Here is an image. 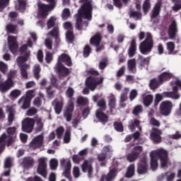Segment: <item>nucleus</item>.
Listing matches in <instances>:
<instances>
[{
  "mask_svg": "<svg viewBox=\"0 0 181 181\" xmlns=\"http://www.w3.org/2000/svg\"><path fill=\"white\" fill-rule=\"evenodd\" d=\"M79 3L82 4L78 13L75 14V26L77 30H86V28L88 26V21H83V18L89 21L93 19V0H79Z\"/></svg>",
  "mask_w": 181,
  "mask_h": 181,
  "instance_id": "nucleus-1",
  "label": "nucleus"
},
{
  "mask_svg": "<svg viewBox=\"0 0 181 181\" xmlns=\"http://www.w3.org/2000/svg\"><path fill=\"white\" fill-rule=\"evenodd\" d=\"M151 168L155 170L158 168V159L160 162V166L163 168H168L169 165V153L165 149H159L153 151L150 153Z\"/></svg>",
  "mask_w": 181,
  "mask_h": 181,
  "instance_id": "nucleus-2",
  "label": "nucleus"
},
{
  "mask_svg": "<svg viewBox=\"0 0 181 181\" xmlns=\"http://www.w3.org/2000/svg\"><path fill=\"white\" fill-rule=\"evenodd\" d=\"M6 132L8 135L4 133L0 136V155L5 151V146H9L12 145V144L15 142V138H16V135H15L16 133V127H8Z\"/></svg>",
  "mask_w": 181,
  "mask_h": 181,
  "instance_id": "nucleus-3",
  "label": "nucleus"
},
{
  "mask_svg": "<svg viewBox=\"0 0 181 181\" xmlns=\"http://www.w3.org/2000/svg\"><path fill=\"white\" fill-rule=\"evenodd\" d=\"M163 98H173V100H179L180 95L179 94V88L175 85L173 87V91L163 92V94L156 93L154 98L153 107L157 108L159 105V103L163 100Z\"/></svg>",
  "mask_w": 181,
  "mask_h": 181,
  "instance_id": "nucleus-4",
  "label": "nucleus"
},
{
  "mask_svg": "<svg viewBox=\"0 0 181 181\" xmlns=\"http://www.w3.org/2000/svg\"><path fill=\"white\" fill-rule=\"evenodd\" d=\"M49 4H38V16L42 18V19H46L49 16V12L53 11L57 5V0H45Z\"/></svg>",
  "mask_w": 181,
  "mask_h": 181,
  "instance_id": "nucleus-5",
  "label": "nucleus"
},
{
  "mask_svg": "<svg viewBox=\"0 0 181 181\" xmlns=\"http://www.w3.org/2000/svg\"><path fill=\"white\" fill-rule=\"evenodd\" d=\"M139 52L141 54H149L153 49V39L152 38V34L147 33L146 39L141 42L139 47Z\"/></svg>",
  "mask_w": 181,
  "mask_h": 181,
  "instance_id": "nucleus-6",
  "label": "nucleus"
},
{
  "mask_svg": "<svg viewBox=\"0 0 181 181\" xmlns=\"http://www.w3.org/2000/svg\"><path fill=\"white\" fill-rule=\"evenodd\" d=\"M47 29H52V30L48 33V36H52L54 37L57 42H60V38L59 37V25L56 23V18L54 16H52L47 22Z\"/></svg>",
  "mask_w": 181,
  "mask_h": 181,
  "instance_id": "nucleus-7",
  "label": "nucleus"
},
{
  "mask_svg": "<svg viewBox=\"0 0 181 181\" xmlns=\"http://www.w3.org/2000/svg\"><path fill=\"white\" fill-rule=\"evenodd\" d=\"M172 110H173V103L170 100H164L160 104L159 112L160 115L169 117L172 114Z\"/></svg>",
  "mask_w": 181,
  "mask_h": 181,
  "instance_id": "nucleus-8",
  "label": "nucleus"
},
{
  "mask_svg": "<svg viewBox=\"0 0 181 181\" xmlns=\"http://www.w3.org/2000/svg\"><path fill=\"white\" fill-rule=\"evenodd\" d=\"M37 173L42 177H47V158L41 157L37 160Z\"/></svg>",
  "mask_w": 181,
  "mask_h": 181,
  "instance_id": "nucleus-9",
  "label": "nucleus"
},
{
  "mask_svg": "<svg viewBox=\"0 0 181 181\" xmlns=\"http://www.w3.org/2000/svg\"><path fill=\"white\" fill-rule=\"evenodd\" d=\"M35 127V119L30 117H26L22 122V131L30 134L33 131Z\"/></svg>",
  "mask_w": 181,
  "mask_h": 181,
  "instance_id": "nucleus-10",
  "label": "nucleus"
},
{
  "mask_svg": "<svg viewBox=\"0 0 181 181\" xmlns=\"http://www.w3.org/2000/svg\"><path fill=\"white\" fill-rule=\"evenodd\" d=\"M8 47L10 52L13 54H16L19 49V44H18V38L13 35L8 37Z\"/></svg>",
  "mask_w": 181,
  "mask_h": 181,
  "instance_id": "nucleus-11",
  "label": "nucleus"
},
{
  "mask_svg": "<svg viewBox=\"0 0 181 181\" xmlns=\"http://www.w3.org/2000/svg\"><path fill=\"white\" fill-rule=\"evenodd\" d=\"M162 130L156 127L152 128V131L150 134V139L153 141L154 144H160L162 142Z\"/></svg>",
  "mask_w": 181,
  "mask_h": 181,
  "instance_id": "nucleus-12",
  "label": "nucleus"
},
{
  "mask_svg": "<svg viewBox=\"0 0 181 181\" xmlns=\"http://www.w3.org/2000/svg\"><path fill=\"white\" fill-rule=\"evenodd\" d=\"M54 71L58 73L59 77H66L70 74L69 69L64 66L62 62L57 63L54 67Z\"/></svg>",
  "mask_w": 181,
  "mask_h": 181,
  "instance_id": "nucleus-13",
  "label": "nucleus"
},
{
  "mask_svg": "<svg viewBox=\"0 0 181 181\" xmlns=\"http://www.w3.org/2000/svg\"><path fill=\"white\" fill-rule=\"evenodd\" d=\"M73 111H74V103L70 100L68 105H66V110L64 111V117L66 118L67 122L71 121V118H73Z\"/></svg>",
  "mask_w": 181,
  "mask_h": 181,
  "instance_id": "nucleus-14",
  "label": "nucleus"
},
{
  "mask_svg": "<svg viewBox=\"0 0 181 181\" xmlns=\"http://www.w3.org/2000/svg\"><path fill=\"white\" fill-rule=\"evenodd\" d=\"M148 172V160L146 157H143L140 160V163H139L137 167V173L139 175H144Z\"/></svg>",
  "mask_w": 181,
  "mask_h": 181,
  "instance_id": "nucleus-15",
  "label": "nucleus"
},
{
  "mask_svg": "<svg viewBox=\"0 0 181 181\" xmlns=\"http://www.w3.org/2000/svg\"><path fill=\"white\" fill-rule=\"evenodd\" d=\"M118 172V170L115 168H112L110 170L109 173L107 175L103 174L101 175L100 181H112L115 179V177L117 176V173Z\"/></svg>",
  "mask_w": 181,
  "mask_h": 181,
  "instance_id": "nucleus-16",
  "label": "nucleus"
},
{
  "mask_svg": "<svg viewBox=\"0 0 181 181\" xmlns=\"http://www.w3.org/2000/svg\"><path fill=\"white\" fill-rule=\"evenodd\" d=\"M177 24L176 21H173L169 25L168 33L170 39H176V35H177Z\"/></svg>",
  "mask_w": 181,
  "mask_h": 181,
  "instance_id": "nucleus-17",
  "label": "nucleus"
},
{
  "mask_svg": "<svg viewBox=\"0 0 181 181\" xmlns=\"http://www.w3.org/2000/svg\"><path fill=\"white\" fill-rule=\"evenodd\" d=\"M13 86V81L12 79H7L5 82L2 80L0 82V91L1 93H6L10 90L11 87Z\"/></svg>",
  "mask_w": 181,
  "mask_h": 181,
  "instance_id": "nucleus-18",
  "label": "nucleus"
},
{
  "mask_svg": "<svg viewBox=\"0 0 181 181\" xmlns=\"http://www.w3.org/2000/svg\"><path fill=\"white\" fill-rule=\"evenodd\" d=\"M35 165V160L31 156L25 157L23 158L21 165L24 169H32V167Z\"/></svg>",
  "mask_w": 181,
  "mask_h": 181,
  "instance_id": "nucleus-19",
  "label": "nucleus"
},
{
  "mask_svg": "<svg viewBox=\"0 0 181 181\" xmlns=\"http://www.w3.org/2000/svg\"><path fill=\"white\" fill-rule=\"evenodd\" d=\"M57 63H64L66 66H68V67H71L73 66V63L71 62V58L69 54L63 53L62 54L59 58Z\"/></svg>",
  "mask_w": 181,
  "mask_h": 181,
  "instance_id": "nucleus-20",
  "label": "nucleus"
},
{
  "mask_svg": "<svg viewBox=\"0 0 181 181\" xmlns=\"http://www.w3.org/2000/svg\"><path fill=\"white\" fill-rule=\"evenodd\" d=\"M81 169L83 173H86V172H88V177H91L93 176V165L88 163V160H85L83 161V164L81 165Z\"/></svg>",
  "mask_w": 181,
  "mask_h": 181,
  "instance_id": "nucleus-21",
  "label": "nucleus"
},
{
  "mask_svg": "<svg viewBox=\"0 0 181 181\" xmlns=\"http://www.w3.org/2000/svg\"><path fill=\"white\" fill-rule=\"evenodd\" d=\"M149 62H151V57H144V56L139 54L137 58V64L139 65V68L141 70L145 67V66H148L149 64Z\"/></svg>",
  "mask_w": 181,
  "mask_h": 181,
  "instance_id": "nucleus-22",
  "label": "nucleus"
},
{
  "mask_svg": "<svg viewBox=\"0 0 181 181\" xmlns=\"http://www.w3.org/2000/svg\"><path fill=\"white\" fill-rule=\"evenodd\" d=\"M97 86L98 83L95 78L92 76H89L86 78V86L88 87L90 91H94L97 88Z\"/></svg>",
  "mask_w": 181,
  "mask_h": 181,
  "instance_id": "nucleus-23",
  "label": "nucleus"
},
{
  "mask_svg": "<svg viewBox=\"0 0 181 181\" xmlns=\"http://www.w3.org/2000/svg\"><path fill=\"white\" fill-rule=\"evenodd\" d=\"M159 15H160V3H157L150 13L151 20L153 21V19H156Z\"/></svg>",
  "mask_w": 181,
  "mask_h": 181,
  "instance_id": "nucleus-24",
  "label": "nucleus"
},
{
  "mask_svg": "<svg viewBox=\"0 0 181 181\" xmlns=\"http://www.w3.org/2000/svg\"><path fill=\"white\" fill-rule=\"evenodd\" d=\"M95 115L98 121L103 125H105L108 122V115H107V114L104 113L103 111L97 110Z\"/></svg>",
  "mask_w": 181,
  "mask_h": 181,
  "instance_id": "nucleus-25",
  "label": "nucleus"
},
{
  "mask_svg": "<svg viewBox=\"0 0 181 181\" xmlns=\"http://www.w3.org/2000/svg\"><path fill=\"white\" fill-rule=\"evenodd\" d=\"M52 104L54 107L56 114L59 115L63 111V105H64L63 100L55 99L52 101Z\"/></svg>",
  "mask_w": 181,
  "mask_h": 181,
  "instance_id": "nucleus-26",
  "label": "nucleus"
},
{
  "mask_svg": "<svg viewBox=\"0 0 181 181\" xmlns=\"http://www.w3.org/2000/svg\"><path fill=\"white\" fill-rule=\"evenodd\" d=\"M136 54V40L133 39L128 49L129 57H134Z\"/></svg>",
  "mask_w": 181,
  "mask_h": 181,
  "instance_id": "nucleus-27",
  "label": "nucleus"
},
{
  "mask_svg": "<svg viewBox=\"0 0 181 181\" xmlns=\"http://www.w3.org/2000/svg\"><path fill=\"white\" fill-rule=\"evenodd\" d=\"M101 37V33H96L95 35H94L90 40V45H93V46H100V44L101 43L102 40Z\"/></svg>",
  "mask_w": 181,
  "mask_h": 181,
  "instance_id": "nucleus-28",
  "label": "nucleus"
},
{
  "mask_svg": "<svg viewBox=\"0 0 181 181\" xmlns=\"http://www.w3.org/2000/svg\"><path fill=\"white\" fill-rule=\"evenodd\" d=\"M127 67L129 71H130L133 74H135V73H136V59H129L127 62Z\"/></svg>",
  "mask_w": 181,
  "mask_h": 181,
  "instance_id": "nucleus-29",
  "label": "nucleus"
},
{
  "mask_svg": "<svg viewBox=\"0 0 181 181\" xmlns=\"http://www.w3.org/2000/svg\"><path fill=\"white\" fill-rule=\"evenodd\" d=\"M30 101L31 100H29L28 99L25 98V96H23L18 100V105H21V104H22L21 105L22 110H28V108L30 107Z\"/></svg>",
  "mask_w": 181,
  "mask_h": 181,
  "instance_id": "nucleus-30",
  "label": "nucleus"
},
{
  "mask_svg": "<svg viewBox=\"0 0 181 181\" xmlns=\"http://www.w3.org/2000/svg\"><path fill=\"white\" fill-rule=\"evenodd\" d=\"M173 75L170 72H163L158 76V81L160 84H162L163 81H168L170 80Z\"/></svg>",
  "mask_w": 181,
  "mask_h": 181,
  "instance_id": "nucleus-31",
  "label": "nucleus"
},
{
  "mask_svg": "<svg viewBox=\"0 0 181 181\" xmlns=\"http://www.w3.org/2000/svg\"><path fill=\"white\" fill-rule=\"evenodd\" d=\"M139 128V131H142V127H141V121L138 119H135L134 121H131L129 124V129L132 132L135 128Z\"/></svg>",
  "mask_w": 181,
  "mask_h": 181,
  "instance_id": "nucleus-32",
  "label": "nucleus"
},
{
  "mask_svg": "<svg viewBox=\"0 0 181 181\" xmlns=\"http://www.w3.org/2000/svg\"><path fill=\"white\" fill-rule=\"evenodd\" d=\"M7 112H8V121L9 125H12V122L15 120V109L13 108L11 106L7 107Z\"/></svg>",
  "mask_w": 181,
  "mask_h": 181,
  "instance_id": "nucleus-33",
  "label": "nucleus"
},
{
  "mask_svg": "<svg viewBox=\"0 0 181 181\" xmlns=\"http://www.w3.org/2000/svg\"><path fill=\"white\" fill-rule=\"evenodd\" d=\"M153 103V95L148 94L143 97V104L146 107H151Z\"/></svg>",
  "mask_w": 181,
  "mask_h": 181,
  "instance_id": "nucleus-34",
  "label": "nucleus"
},
{
  "mask_svg": "<svg viewBox=\"0 0 181 181\" xmlns=\"http://www.w3.org/2000/svg\"><path fill=\"white\" fill-rule=\"evenodd\" d=\"M30 56V51L25 52L23 56H19L17 58L18 66H20V64H25L23 63H25V62H28Z\"/></svg>",
  "mask_w": 181,
  "mask_h": 181,
  "instance_id": "nucleus-35",
  "label": "nucleus"
},
{
  "mask_svg": "<svg viewBox=\"0 0 181 181\" xmlns=\"http://www.w3.org/2000/svg\"><path fill=\"white\" fill-rule=\"evenodd\" d=\"M135 175V164H130L127 168L125 177L130 179V177H133Z\"/></svg>",
  "mask_w": 181,
  "mask_h": 181,
  "instance_id": "nucleus-36",
  "label": "nucleus"
},
{
  "mask_svg": "<svg viewBox=\"0 0 181 181\" xmlns=\"http://www.w3.org/2000/svg\"><path fill=\"white\" fill-rule=\"evenodd\" d=\"M20 70H21V74L23 77V78H25V80L28 79V69H29V64H20Z\"/></svg>",
  "mask_w": 181,
  "mask_h": 181,
  "instance_id": "nucleus-37",
  "label": "nucleus"
},
{
  "mask_svg": "<svg viewBox=\"0 0 181 181\" xmlns=\"http://www.w3.org/2000/svg\"><path fill=\"white\" fill-rule=\"evenodd\" d=\"M66 39L69 45L74 44V40L76 39V37L74 36V31H66Z\"/></svg>",
  "mask_w": 181,
  "mask_h": 181,
  "instance_id": "nucleus-38",
  "label": "nucleus"
},
{
  "mask_svg": "<svg viewBox=\"0 0 181 181\" xmlns=\"http://www.w3.org/2000/svg\"><path fill=\"white\" fill-rule=\"evenodd\" d=\"M44 139L45 137L43 136V135L40 134L35 137L32 140L31 144H33V145H37V146H42Z\"/></svg>",
  "mask_w": 181,
  "mask_h": 181,
  "instance_id": "nucleus-39",
  "label": "nucleus"
},
{
  "mask_svg": "<svg viewBox=\"0 0 181 181\" xmlns=\"http://www.w3.org/2000/svg\"><path fill=\"white\" fill-rule=\"evenodd\" d=\"M76 104H78L79 107H86V105H88V99L79 96L76 100Z\"/></svg>",
  "mask_w": 181,
  "mask_h": 181,
  "instance_id": "nucleus-40",
  "label": "nucleus"
},
{
  "mask_svg": "<svg viewBox=\"0 0 181 181\" xmlns=\"http://www.w3.org/2000/svg\"><path fill=\"white\" fill-rule=\"evenodd\" d=\"M129 15V18H133L135 21H141L142 19V13L139 11H130Z\"/></svg>",
  "mask_w": 181,
  "mask_h": 181,
  "instance_id": "nucleus-41",
  "label": "nucleus"
},
{
  "mask_svg": "<svg viewBox=\"0 0 181 181\" xmlns=\"http://www.w3.org/2000/svg\"><path fill=\"white\" fill-rule=\"evenodd\" d=\"M139 156V153L132 152L127 156V160L129 162H135Z\"/></svg>",
  "mask_w": 181,
  "mask_h": 181,
  "instance_id": "nucleus-42",
  "label": "nucleus"
},
{
  "mask_svg": "<svg viewBox=\"0 0 181 181\" xmlns=\"http://www.w3.org/2000/svg\"><path fill=\"white\" fill-rule=\"evenodd\" d=\"M128 93H129V88H124L120 95V101L124 102L128 100Z\"/></svg>",
  "mask_w": 181,
  "mask_h": 181,
  "instance_id": "nucleus-43",
  "label": "nucleus"
},
{
  "mask_svg": "<svg viewBox=\"0 0 181 181\" xmlns=\"http://www.w3.org/2000/svg\"><path fill=\"white\" fill-rule=\"evenodd\" d=\"M16 29H18V25H13L12 23H8L6 26V30L7 33H15L16 32Z\"/></svg>",
  "mask_w": 181,
  "mask_h": 181,
  "instance_id": "nucleus-44",
  "label": "nucleus"
},
{
  "mask_svg": "<svg viewBox=\"0 0 181 181\" xmlns=\"http://www.w3.org/2000/svg\"><path fill=\"white\" fill-rule=\"evenodd\" d=\"M70 170H71V163L70 161L66 162L64 169V176L67 179H70Z\"/></svg>",
  "mask_w": 181,
  "mask_h": 181,
  "instance_id": "nucleus-45",
  "label": "nucleus"
},
{
  "mask_svg": "<svg viewBox=\"0 0 181 181\" xmlns=\"http://www.w3.org/2000/svg\"><path fill=\"white\" fill-rule=\"evenodd\" d=\"M41 70L42 69H40V64H35L34 66L33 74H34L35 78H36V80H39L40 78Z\"/></svg>",
  "mask_w": 181,
  "mask_h": 181,
  "instance_id": "nucleus-46",
  "label": "nucleus"
},
{
  "mask_svg": "<svg viewBox=\"0 0 181 181\" xmlns=\"http://www.w3.org/2000/svg\"><path fill=\"white\" fill-rule=\"evenodd\" d=\"M36 125L37 126L35 129L36 134H38V132H42V131H43V128L45 127V124H43V122H42V119H37Z\"/></svg>",
  "mask_w": 181,
  "mask_h": 181,
  "instance_id": "nucleus-47",
  "label": "nucleus"
},
{
  "mask_svg": "<svg viewBox=\"0 0 181 181\" xmlns=\"http://www.w3.org/2000/svg\"><path fill=\"white\" fill-rule=\"evenodd\" d=\"M113 127L117 132H124V125L121 122H115L113 123Z\"/></svg>",
  "mask_w": 181,
  "mask_h": 181,
  "instance_id": "nucleus-48",
  "label": "nucleus"
},
{
  "mask_svg": "<svg viewBox=\"0 0 181 181\" xmlns=\"http://www.w3.org/2000/svg\"><path fill=\"white\" fill-rule=\"evenodd\" d=\"M142 111H144L142 105H137L134 107L132 110V115L138 117V115H139L142 112Z\"/></svg>",
  "mask_w": 181,
  "mask_h": 181,
  "instance_id": "nucleus-49",
  "label": "nucleus"
},
{
  "mask_svg": "<svg viewBox=\"0 0 181 181\" xmlns=\"http://www.w3.org/2000/svg\"><path fill=\"white\" fill-rule=\"evenodd\" d=\"M159 81H158V79L153 78L150 81L149 87L151 90H156L159 87Z\"/></svg>",
  "mask_w": 181,
  "mask_h": 181,
  "instance_id": "nucleus-50",
  "label": "nucleus"
},
{
  "mask_svg": "<svg viewBox=\"0 0 181 181\" xmlns=\"http://www.w3.org/2000/svg\"><path fill=\"white\" fill-rule=\"evenodd\" d=\"M59 166V160L56 158H52L49 161V167L52 170H56Z\"/></svg>",
  "mask_w": 181,
  "mask_h": 181,
  "instance_id": "nucleus-51",
  "label": "nucleus"
},
{
  "mask_svg": "<svg viewBox=\"0 0 181 181\" xmlns=\"http://www.w3.org/2000/svg\"><path fill=\"white\" fill-rule=\"evenodd\" d=\"M173 2H175L172 9L174 12H178L181 9V0H173Z\"/></svg>",
  "mask_w": 181,
  "mask_h": 181,
  "instance_id": "nucleus-52",
  "label": "nucleus"
},
{
  "mask_svg": "<svg viewBox=\"0 0 181 181\" xmlns=\"http://www.w3.org/2000/svg\"><path fill=\"white\" fill-rule=\"evenodd\" d=\"M71 16L70 9L64 8L62 13V21H67Z\"/></svg>",
  "mask_w": 181,
  "mask_h": 181,
  "instance_id": "nucleus-53",
  "label": "nucleus"
},
{
  "mask_svg": "<svg viewBox=\"0 0 181 181\" xmlns=\"http://www.w3.org/2000/svg\"><path fill=\"white\" fill-rule=\"evenodd\" d=\"M98 107H99L100 111H105L107 110V103H105V100L100 99L98 103Z\"/></svg>",
  "mask_w": 181,
  "mask_h": 181,
  "instance_id": "nucleus-54",
  "label": "nucleus"
},
{
  "mask_svg": "<svg viewBox=\"0 0 181 181\" xmlns=\"http://www.w3.org/2000/svg\"><path fill=\"white\" fill-rule=\"evenodd\" d=\"M90 53H91V47H90V45H86L83 48V57L85 58L88 57Z\"/></svg>",
  "mask_w": 181,
  "mask_h": 181,
  "instance_id": "nucleus-55",
  "label": "nucleus"
},
{
  "mask_svg": "<svg viewBox=\"0 0 181 181\" xmlns=\"http://www.w3.org/2000/svg\"><path fill=\"white\" fill-rule=\"evenodd\" d=\"M107 66H108V59H103L99 62L98 67H99L100 70H105V67H107Z\"/></svg>",
  "mask_w": 181,
  "mask_h": 181,
  "instance_id": "nucleus-56",
  "label": "nucleus"
},
{
  "mask_svg": "<svg viewBox=\"0 0 181 181\" xmlns=\"http://www.w3.org/2000/svg\"><path fill=\"white\" fill-rule=\"evenodd\" d=\"M22 94V90L19 89H14L10 93V95L12 98H18Z\"/></svg>",
  "mask_w": 181,
  "mask_h": 181,
  "instance_id": "nucleus-57",
  "label": "nucleus"
},
{
  "mask_svg": "<svg viewBox=\"0 0 181 181\" xmlns=\"http://www.w3.org/2000/svg\"><path fill=\"white\" fill-rule=\"evenodd\" d=\"M136 97H138V90H136V89L132 90L130 91L129 96L130 101H134V100H135Z\"/></svg>",
  "mask_w": 181,
  "mask_h": 181,
  "instance_id": "nucleus-58",
  "label": "nucleus"
},
{
  "mask_svg": "<svg viewBox=\"0 0 181 181\" xmlns=\"http://www.w3.org/2000/svg\"><path fill=\"white\" fill-rule=\"evenodd\" d=\"M9 2H11V0H0V11H2L6 6H8Z\"/></svg>",
  "mask_w": 181,
  "mask_h": 181,
  "instance_id": "nucleus-59",
  "label": "nucleus"
},
{
  "mask_svg": "<svg viewBox=\"0 0 181 181\" xmlns=\"http://www.w3.org/2000/svg\"><path fill=\"white\" fill-rule=\"evenodd\" d=\"M0 71L3 74H6L8 71V65L4 62H0Z\"/></svg>",
  "mask_w": 181,
  "mask_h": 181,
  "instance_id": "nucleus-60",
  "label": "nucleus"
},
{
  "mask_svg": "<svg viewBox=\"0 0 181 181\" xmlns=\"http://www.w3.org/2000/svg\"><path fill=\"white\" fill-rule=\"evenodd\" d=\"M53 61V54L50 52H47L45 55V62L47 64H50Z\"/></svg>",
  "mask_w": 181,
  "mask_h": 181,
  "instance_id": "nucleus-61",
  "label": "nucleus"
},
{
  "mask_svg": "<svg viewBox=\"0 0 181 181\" xmlns=\"http://www.w3.org/2000/svg\"><path fill=\"white\" fill-rule=\"evenodd\" d=\"M19 11H26V1L25 0H18Z\"/></svg>",
  "mask_w": 181,
  "mask_h": 181,
  "instance_id": "nucleus-62",
  "label": "nucleus"
},
{
  "mask_svg": "<svg viewBox=\"0 0 181 181\" xmlns=\"http://www.w3.org/2000/svg\"><path fill=\"white\" fill-rule=\"evenodd\" d=\"M66 95L68 97V98H73V96L74 95V89L72 87H69L68 89L66 91Z\"/></svg>",
  "mask_w": 181,
  "mask_h": 181,
  "instance_id": "nucleus-63",
  "label": "nucleus"
},
{
  "mask_svg": "<svg viewBox=\"0 0 181 181\" xmlns=\"http://www.w3.org/2000/svg\"><path fill=\"white\" fill-rule=\"evenodd\" d=\"M149 9H151V2L146 1L143 4V11L144 13H148L149 12Z\"/></svg>",
  "mask_w": 181,
  "mask_h": 181,
  "instance_id": "nucleus-64",
  "label": "nucleus"
}]
</instances>
